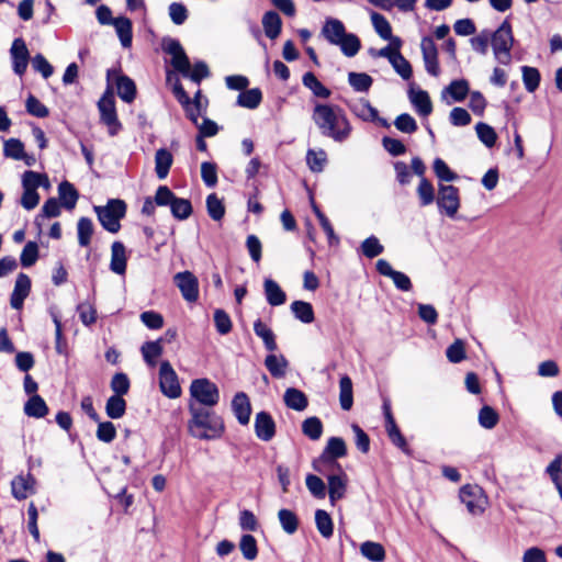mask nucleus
<instances>
[{
    "mask_svg": "<svg viewBox=\"0 0 562 562\" xmlns=\"http://www.w3.org/2000/svg\"><path fill=\"white\" fill-rule=\"evenodd\" d=\"M191 419L188 428L190 434L198 439L212 440L220 438L224 432V423L220 416L209 408L189 404Z\"/></svg>",
    "mask_w": 562,
    "mask_h": 562,
    "instance_id": "nucleus-2",
    "label": "nucleus"
},
{
    "mask_svg": "<svg viewBox=\"0 0 562 562\" xmlns=\"http://www.w3.org/2000/svg\"><path fill=\"white\" fill-rule=\"evenodd\" d=\"M126 203L120 199H110L105 205H95L98 220L102 227L109 233H117L121 228L120 221L126 214Z\"/></svg>",
    "mask_w": 562,
    "mask_h": 562,
    "instance_id": "nucleus-5",
    "label": "nucleus"
},
{
    "mask_svg": "<svg viewBox=\"0 0 562 562\" xmlns=\"http://www.w3.org/2000/svg\"><path fill=\"white\" fill-rule=\"evenodd\" d=\"M101 122L109 128V134L114 136L119 133L122 125L117 120L115 101L112 92L106 91L98 102Z\"/></svg>",
    "mask_w": 562,
    "mask_h": 562,
    "instance_id": "nucleus-9",
    "label": "nucleus"
},
{
    "mask_svg": "<svg viewBox=\"0 0 562 562\" xmlns=\"http://www.w3.org/2000/svg\"><path fill=\"white\" fill-rule=\"evenodd\" d=\"M262 101V92L259 88H252V89H245L241 91L237 97V105L255 110L257 109Z\"/></svg>",
    "mask_w": 562,
    "mask_h": 562,
    "instance_id": "nucleus-26",
    "label": "nucleus"
},
{
    "mask_svg": "<svg viewBox=\"0 0 562 562\" xmlns=\"http://www.w3.org/2000/svg\"><path fill=\"white\" fill-rule=\"evenodd\" d=\"M162 47L167 54L171 55L172 67L183 77H189L195 83H200L210 76L209 67L204 61L195 63L191 70L190 60L178 40H165Z\"/></svg>",
    "mask_w": 562,
    "mask_h": 562,
    "instance_id": "nucleus-3",
    "label": "nucleus"
},
{
    "mask_svg": "<svg viewBox=\"0 0 562 562\" xmlns=\"http://www.w3.org/2000/svg\"><path fill=\"white\" fill-rule=\"evenodd\" d=\"M460 499L472 515H480L484 512L485 499L482 490L476 485H464L460 490Z\"/></svg>",
    "mask_w": 562,
    "mask_h": 562,
    "instance_id": "nucleus-12",
    "label": "nucleus"
},
{
    "mask_svg": "<svg viewBox=\"0 0 562 562\" xmlns=\"http://www.w3.org/2000/svg\"><path fill=\"white\" fill-rule=\"evenodd\" d=\"M336 46H339L341 53L346 57H353L356 56L360 48H361V42L360 38L353 34V33H346L339 43L336 44Z\"/></svg>",
    "mask_w": 562,
    "mask_h": 562,
    "instance_id": "nucleus-35",
    "label": "nucleus"
},
{
    "mask_svg": "<svg viewBox=\"0 0 562 562\" xmlns=\"http://www.w3.org/2000/svg\"><path fill=\"white\" fill-rule=\"evenodd\" d=\"M278 518L284 532L288 535L296 532L299 528V518L294 512L282 508L278 513Z\"/></svg>",
    "mask_w": 562,
    "mask_h": 562,
    "instance_id": "nucleus-42",
    "label": "nucleus"
},
{
    "mask_svg": "<svg viewBox=\"0 0 562 562\" xmlns=\"http://www.w3.org/2000/svg\"><path fill=\"white\" fill-rule=\"evenodd\" d=\"M22 186L23 189L36 191L40 186H48V178L46 175L27 170L22 176Z\"/></svg>",
    "mask_w": 562,
    "mask_h": 562,
    "instance_id": "nucleus-47",
    "label": "nucleus"
},
{
    "mask_svg": "<svg viewBox=\"0 0 562 562\" xmlns=\"http://www.w3.org/2000/svg\"><path fill=\"white\" fill-rule=\"evenodd\" d=\"M232 409L239 424L247 425L249 423L251 405L246 393L238 392L235 394L232 401Z\"/></svg>",
    "mask_w": 562,
    "mask_h": 562,
    "instance_id": "nucleus-18",
    "label": "nucleus"
},
{
    "mask_svg": "<svg viewBox=\"0 0 562 562\" xmlns=\"http://www.w3.org/2000/svg\"><path fill=\"white\" fill-rule=\"evenodd\" d=\"M262 27L267 37L276 40L282 30V20L276 11H268L262 16Z\"/></svg>",
    "mask_w": 562,
    "mask_h": 562,
    "instance_id": "nucleus-24",
    "label": "nucleus"
},
{
    "mask_svg": "<svg viewBox=\"0 0 562 562\" xmlns=\"http://www.w3.org/2000/svg\"><path fill=\"white\" fill-rule=\"evenodd\" d=\"M437 205L449 217H454L460 207L459 189L452 184H440Z\"/></svg>",
    "mask_w": 562,
    "mask_h": 562,
    "instance_id": "nucleus-10",
    "label": "nucleus"
},
{
    "mask_svg": "<svg viewBox=\"0 0 562 562\" xmlns=\"http://www.w3.org/2000/svg\"><path fill=\"white\" fill-rule=\"evenodd\" d=\"M409 101L422 116H428L432 112V103L427 91L422 89L409 88L408 91Z\"/></svg>",
    "mask_w": 562,
    "mask_h": 562,
    "instance_id": "nucleus-19",
    "label": "nucleus"
},
{
    "mask_svg": "<svg viewBox=\"0 0 562 562\" xmlns=\"http://www.w3.org/2000/svg\"><path fill=\"white\" fill-rule=\"evenodd\" d=\"M173 157L166 148H159L155 154V171L158 179L164 180L172 166Z\"/></svg>",
    "mask_w": 562,
    "mask_h": 562,
    "instance_id": "nucleus-25",
    "label": "nucleus"
},
{
    "mask_svg": "<svg viewBox=\"0 0 562 562\" xmlns=\"http://www.w3.org/2000/svg\"><path fill=\"white\" fill-rule=\"evenodd\" d=\"M31 292V283H15L14 290L11 294L10 304L14 310H21L24 300Z\"/></svg>",
    "mask_w": 562,
    "mask_h": 562,
    "instance_id": "nucleus-52",
    "label": "nucleus"
},
{
    "mask_svg": "<svg viewBox=\"0 0 562 562\" xmlns=\"http://www.w3.org/2000/svg\"><path fill=\"white\" fill-rule=\"evenodd\" d=\"M126 411V402L123 396L112 395L105 404V413L112 419L121 418Z\"/></svg>",
    "mask_w": 562,
    "mask_h": 562,
    "instance_id": "nucleus-40",
    "label": "nucleus"
},
{
    "mask_svg": "<svg viewBox=\"0 0 562 562\" xmlns=\"http://www.w3.org/2000/svg\"><path fill=\"white\" fill-rule=\"evenodd\" d=\"M124 48L132 46L133 40V25L132 21L125 16L115 18L112 24Z\"/></svg>",
    "mask_w": 562,
    "mask_h": 562,
    "instance_id": "nucleus-21",
    "label": "nucleus"
},
{
    "mask_svg": "<svg viewBox=\"0 0 562 562\" xmlns=\"http://www.w3.org/2000/svg\"><path fill=\"white\" fill-rule=\"evenodd\" d=\"M190 395L196 402V406L205 408L215 406L220 401L217 385L206 378L195 379L191 382Z\"/></svg>",
    "mask_w": 562,
    "mask_h": 562,
    "instance_id": "nucleus-7",
    "label": "nucleus"
},
{
    "mask_svg": "<svg viewBox=\"0 0 562 562\" xmlns=\"http://www.w3.org/2000/svg\"><path fill=\"white\" fill-rule=\"evenodd\" d=\"M58 194L61 205L67 210H72L76 206L79 194L76 188L68 181H63L58 186Z\"/></svg>",
    "mask_w": 562,
    "mask_h": 562,
    "instance_id": "nucleus-31",
    "label": "nucleus"
},
{
    "mask_svg": "<svg viewBox=\"0 0 562 562\" xmlns=\"http://www.w3.org/2000/svg\"><path fill=\"white\" fill-rule=\"evenodd\" d=\"M327 156L325 150L308 149L306 153V162L313 172H321L324 169Z\"/></svg>",
    "mask_w": 562,
    "mask_h": 562,
    "instance_id": "nucleus-54",
    "label": "nucleus"
},
{
    "mask_svg": "<svg viewBox=\"0 0 562 562\" xmlns=\"http://www.w3.org/2000/svg\"><path fill=\"white\" fill-rule=\"evenodd\" d=\"M206 209L210 217L214 221H221L225 215V206L215 193L206 198Z\"/></svg>",
    "mask_w": 562,
    "mask_h": 562,
    "instance_id": "nucleus-55",
    "label": "nucleus"
},
{
    "mask_svg": "<svg viewBox=\"0 0 562 562\" xmlns=\"http://www.w3.org/2000/svg\"><path fill=\"white\" fill-rule=\"evenodd\" d=\"M385 429L391 442L400 448L404 453L411 454V449L406 442V439L402 435L400 428L396 425V422L390 423L385 425Z\"/></svg>",
    "mask_w": 562,
    "mask_h": 562,
    "instance_id": "nucleus-44",
    "label": "nucleus"
},
{
    "mask_svg": "<svg viewBox=\"0 0 562 562\" xmlns=\"http://www.w3.org/2000/svg\"><path fill=\"white\" fill-rule=\"evenodd\" d=\"M417 194L420 200V205L426 206L435 201V190L432 184L426 179L422 178L417 188Z\"/></svg>",
    "mask_w": 562,
    "mask_h": 562,
    "instance_id": "nucleus-61",
    "label": "nucleus"
},
{
    "mask_svg": "<svg viewBox=\"0 0 562 562\" xmlns=\"http://www.w3.org/2000/svg\"><path fill=\"white\" fill-rule=\"evenodd\" d=\"M35 479L31 473L16 475L11 482L12 495L18 501L25 499L35 493Z\"/></svg>",
    "mask_w": 562,
    "mask_h": 562,
    "instance_id": "nucleus-16",
    "label": "nucleus"
},
{
    "mask_svg": "<svg viewBox=\"0 0 562 562\" xmlns=\"http://www.w3.org/2000/svg\"><path fill=\"white\" fill-rule=\"evenodd\" d=\"M291 311L294 316L302 323L310 324L314 321L313 307L310 303L304 301H294L291 304Z\"/></svg>",
    "mask_w": 562,
    "mask_h": 562,
    "instance_id": "nucleus-45",
    "label": "nucleus"
},
{
    "mask_svg": "<svg viewBox=\"0 0 562 562\" xmlns=\"http://www.w3.org/2000/svg\"><path fill=\"white\" fill-rule=\"evenodd\" d=\"M490 41L495 59L502 65H509L512 61L510 52L515 40L508 19H505L497 30L490 34Z\"/></svg>",
    "mask_w": 562,
    "mask_h": 562,
    "instance_id": "nucleus-4",
    "label": "nucleus"
},
{
    "mask_svg": "<svg viewBox=\"0 0 562 562\" xmlns=\"http://www.w3.org/2000/svg\"><path fill=\"white\" fill-rule=\"evenodd\" d=\"M159 386L161 393L169 398H178L181 395L178 375L169 361H162L160 363Z\"/></svg>",
    "mask_w": 562,
    "mask_h": 562,
    "instance_id": "nucleus-11",
    "label": "nucleus"
},
{
    "mask_svg": "<svg viewBox=\"0 0 562 562\" xmlns=\"http://www.w3.org/2000/svg\"><path fill=\"white\" fill-rule=\"evenodd\" d=\"M155 202L159 206H170L171 214L177 220H187L193 212L188 199L178 198L167 186H159L155 193Z\"/></svg>",
    "mask_w": 562,
    "mask_h": 562,
    "instance_id": "nucleus-6",
    "label": "nucleus"
},
{
    "mask_svg": "<svg viewBox=\"0 0 562 562\" xmlns=\"http://www.w3.org/2000/svg\"><path fill=\"white\" fill-rule=\"evenodd\" d=\"M126 261L127 257L124 244L122 241H114L111 246V271L119 276H124Z\"/></svg>",
    "mask_w": 562,
    "mask_h": 562,
    "instance_id": "nucleus-20",
    "label": "nucleus"
},
{
    "mask_svg": "<svg viewBox=\"0 0 562 562\" xmlns=\"http://www.w3.org/2000/svg\"><path fill=\"white\" fill-rule=\"evenodd\" d=\"M10 55L14 74L20 77L23 76L30 59V53L23 38L19 37L13 41Z\"/></svg>",
    "mask_w": 562,
    "mask_h": 562,
    "instance_id": "nucleus-13",
    "label": "nucleus"
},
{
    "mask_svg": "<svg viewBox=\"0 0 562 562\" xmlns=\"http://www.w3.org/2000/svg\"><path fill=\"white\" fill-rule=\"evenodd\" d=\"M24 413L29 417L43 418L48 414V407L45 401L35 394L24 404Z\"/></svg>",
    "mask_w": 562,
    "mask_h": 562,
    "instance_id": "nucleus-30",
    "label": "nucleus"
},
{
    "mask_svg": "<svg viewBox=\"0 0 562 562\" xmlns=\"http://www.w3.org/2000/svg\"><path fill=\"white\" fill-rule=\"evenodd\" d=\"M265 366L273 378H283L289 366L288 360L283 356L270 353L265 359Z\"/></svg>",
    "mask_w": 562,
    "mask_h": 562,
    "instance_id": "nucleus-28",
    "label": "nucleus"
},
{
    "mask_svg": "<svg viewBox=\"0 0 562 562\" xmlns=\"http://www.w3.org/2000/svg\"><path fill=\"white\" fill-rule=\"evenodd\" d=\"M116 90L119 97L126 103L133 102L136 97L135 82L125 75H121L117 77Z\"/></svg>",
    "mask_w": 562,
    "mask_h": 562,
    "instance_id": "nucleus-29",
    "label": "nucleus"
},
{
    "mask_svg": "<svg viewBox=\"0 0 562 562\" xmlns=\"http://www.w3.org/2000/svg\"><path fill=\"white\" fill-rule=\"evenodd\" d=\"M283 400L289 408L297 412L304 411L308 405L306 395L302 391L294 387L286 389Z\"/></svg>",
    "mask_w": 562,
    "mask_h": 562,
    "instance_id": "nucleus-27",
    "label": "nucleus"
},
{
    "mask_svg": "<svg viewBox=\"0 0 562 562\" xmlns=\"http://www.w3.org/2000/svg\"><path fill=\"white\" fill-rule=\"evenodd\" d=\"M306 487L310 493L316 498H324L326 496V485L321 477L314 474H307L305 479Z\"/></svg>",
    "mask_w": 562,
    "mask_h": 562,
    "instance_id": "nucleus-60",
    "label": "nucleus"
},
{
    "mask_svg": "<svg viewBox=\"0 0 562 562\" xmlns=\"http://www.w3.org/2000/svg\"><path fill=\"white\" fill-rule=\"evenodd\" d=\"M395 127L406 134H413L417 131L418 125L415 119L408 113L400 114L394 121Z\"/></svg>",
    "mask_w": 562,
    "mask_h": 562,
    "instance_id": "nucleus-64",
    "label": "nucleus"
},
{
    "mask_svg": "<svg viewBox=\"0 0 562 562\" xmlns=\"http://www.w3.org/2000/svg\"><path fill=\"white\" fill-rule=\"evenodd\" d=\"M24 144L18 138H9L4 142L3 154L5 157L19 160L23 157Z\"/></svg>",
    "mask_w": 562,
    "mask_h": 562,
    "instance_id": "nucleus-63",
    "label": "nucleus"
},
{
    "mask_svg": "<svg viewBox=\"0 0 562 562\" xmlns=\"http://www.w3.org/2000/svg\"><path fill=\"white\" fill-rule=\"evenodd\" d=\"M143 358L149 367L156 366V359L162 353L160 340L147 341L140 348Z\"/></svg>",
    "mask_w": 562,
    "mask_h": 562,
    "instance_id": "nucleus-43",
    "label": "nucleus"
},
{
    "mask_svg": "<svg viewBox=\"0 0 562 562\" xmlns=\"http://www.w3.org/2000/svg\"><path fill=\"white\" fill-rule=\"evenodd\" d=\"M339 403L344 411H349L353 404L352 381L348 375H344L339 381Z\"/></svg>",
    "mask_w": 562,
    "mask_h": 562,
    "instance_id": "nucleus-34",
    "label": "nucleus"
},
{
    "mask_svg": "<svg viewBox=\"0 0 562 562\" xmlns=\"http://www.w3.org/2000/svg\"><path fill=\"white\" fill-rule=\"evenodd\" d=\"M470 91L469 82L465 79L453 80L448 87L445 88L443 93L447 92L456 102H462Z\"/></svg>",
    "mask_w": 562,
    "mask_h": 562,
    "instance_id": "nucleus-38",
    "label": "nucleus"
},
{
    "mask_svg": "<svg viewBox=\"0 0 562 562\" xmlns=\"http://www.w3.org/2000/svg\"><path fill=\"white\" fill-rule=\"evenodd\" d=\"M479 139L488 148L493 147L497 139V134L492 126L480 122L475 126Z\"/></svg>",
    "mask_w": 562,
    "mask_h": 562,
    "instance_id": "nucleus-53",
    "label": "nucleus"
},
{
    "mask_svg": "<svg viewBox=\"0 0 562 562\" xmlns=\"http://www.w3.org/2000/svg\"><path fill=\"white\" fill-rule=\"evenodd\" d=\"M239 549L243 553V557L248 561L255 560L258 555L257 541L255 537L249 533L241 536L239 541Z\"/></svg>",
    "mask_w": 562,
    "mask_h": 562,
    "instance_id": "nucleus-51",
    "label": "nucleus"
},
{
    "mask_svg": "<svg viewBox=\"0 0 562 562\" xmlns=\"http://www.w3.org/2000/svg\"><path fill=\"white\" fill-rule=\"evenodd\" d=\"M499 420L498 413L491 406L484 405L479 412V424L485 429H493Z\"/></svg>",
    "mask_w": 562,
    "mask_h": 562,
    "instance_id": "nucleus-50",
    "label": "nucleus"
},
{
    "mask_svg": "<svg viewBox=\"0 0 562 562\" xmlns=\"http://www.w3.org/2000/svg\"><path fill=\"white\" fill-rule=\"evenodd\" d=\"M432 168L436 177L440 181L451 182L458 179V175L453 172L441 158L435 159Z\"/></svg>",
    "mask_w": 562,
    "mask_h": 562,
    "instance_id": "nucleus-58",
    "label": "nucleus"
},
{
    "mask_svg": "<svg viewBox=\"0 0 562 562\" xmlns=\"http://www.w3.org/2000/svg\"><path fill=\"white\" fill-rule=\"evenodd\" d=\"M521 72L526 90L528 92H535L538 89L541 80L539 70L535 67L522 66Z\"/></svg>",
    "mask_w": 562,
    "mask_h": 562,
    "instance_id": "nucleus-48",
    "label": "nucleus"
},
{
    "mask_svg": "<svg viewBox=\"0 0 562 562\" xmlns=\"http://www.w3.org/2000/svg\"><path fill=\"white\" fill-rule=\"evenodd\" d=\"M315 524L318 532L326 539L330 538L334 532L331 517L326 510L317 509L315 512Z\"/></svg>",
    "mask_w": 562,
    "mask_h": 562,
    "instance_id": "nucleus-39",
    "label": "nucleus"
},
{
    "mask_svg": "<svg viewBox=\"0 0 562 562\" xmlns=\"http://www.w3.org/2000/svg\"><path fill=\"white\" fill-rule=\"evenodd\" d=\"M94 232V226L89 217H80L77 222V236L78 244L81 247H88L91 243V237Z\"/></svg>",
    "mask_w": 562,
    "mask_h": 562,
    "instance_id": "nucleus-36",
    "label": "nucleus"
},
{
    "mask_svg": "<svg viewBox=\"0 0 562 562\" xmlns=\"http://www.w3.org/2000/svg\"><path fill=\"white\" fill-rule=\"evenodd\" d=\"M347 454V446L342 438L330 437L321 453V456L312 462V467L316 472H323V465H336L339 471L341 467L336 462L337 459L344 458Z\"/></svg>",
    "mask_w": 562,
    "mask_h": 562,
    "instance_id": "nucleus-8",
    "label": "nucleus"
},
{
    "mask_svg": "<svg viewBox=\"0 0 562 562\" xmlns=\"http://www.w3.org/2000/svg\"><path fill=\"white\" fill-rule=\"evenodd\" d=\"M265 289L270 305L278 306L285 302V293L278 283H265Z\"/></svg>",
    "mask_w": 562,
    "mask_h": 562,
    "instance_id": "nucleus-59",
    "label": "nucleus"
},
{
    "mask_svg": "<svg viewBox=\"0 0 562 562\" xmlns=\"http://www.w3.org/2000/svg\"><path fill=\"white\" fill-rule=\"evenodd\" d=\"M361 554L372 562H382L385 559V550L381 543L366 541L360 547Z\"/></svg>",
    "mask_w": 562,
    "mask_h": 562,
    "instance_id": "nucleus-37",
    "label": "nucleus"
},
{
    "mask_svg": "<svg viewBox=\"0 0 562 562\" xmlns=\"http://www.w3.org/2000/svg\"><path fill=\"white\" fill-rule=\"evenodd\" d=\"M254 331L262 339L267 350L273 352L278 349L273 331L261 319L254 323Z\"/></svg>",
    "mask_w": 562,
    "mask_h": 562,
    "instance_id": "nucleus-32",
    "label": "nucleus"
},
{
    "mask_svg": "<svg viewBox=\"0 0 562 562\" xmlns=\"http://www.w3.org/2000/svg\"><path fill=\"white\" fill-rule=\"evenodd\" d=\"M360 249L367 258H374L383 252L384 247L375 236H370L361 243Z\"/></svg>",
    "mask_w": 562,
    "mask_h": 562,
    "instance_id": "nucleus-56",
    "label": "nucleus"
},
{
    "mask_svg": "<svg viewBox=\"0 0 562 562\" xmlns=\"http://www.w3.org/2000/svg\"><path fill=\"white\" fill-rule=\"evenodd\" d=\"M371 22L379 34V36L383 40H392V27L389 21L380 13L372 11L371 12Z\"/></svg>",
    "mask_w": 562,
    "mask_h": 562,
    "instance_id": "nucleus-49",
    "label": "nucleus"
},
{
    "mask_svg": "<svg viewBox=\"0 0 562 562\" xmlns=\"http://www.w3.org/2000/svg\"><path fill=\"white\" fill-rule=\"evenodd\" d=\"M348 82L358 92H367L373 82L371 76L366 72H349Z\"/></svg>",
    "mask_w": 562,
    "mask_h": 562,
    "instance_id": "nucleus-46",
    "label": "nucleus"
},
{
    "mask_svg": "<svg viewBox=\"0 0 562 562\" xmlns=\"http://www.w3.org/2000/svg\"><path fill=\"white\" fill-rule=\"evenodd\" d=\"M254 428L257 438L262 441L268 442L276 436V423L268 412L261 411L256 414Z\"/></svg>",
    "mask_w": 562,
    "mask_h": 562,
    "instance_id": "nucleus-14",
    "label": "nucleus"
},
{
    "mask_svg": "<svg viewBox=\"0 0 562 562\" xmlns=\"http://www.w3.org/2000/svg\"><path fill=\"white\" fill-rule=\"evenodd\" d=\"M339 474H331L327 477L329 501L334 505L337 501L345 497L347 492L348 477L346 473L339 471Z\"/></svg>",
    "mask_w": 562,
    "mask_h": 562,
    "instance_id": "nucleus-17",
    "label": "nucleus"
},
{
    "mask_svg": "<svg viewBox=\"0 0 562 562\" xmlns=\"http://www.w3.org/2000/svg\"><path fill=\"white\" fill-rule=\"evenodd\" d=\"M375 267L381 276L391 278L393 281H411L406 274L393 270L390 262L385 259H379L375 263Z\"/></svg>",
    "mask_w": 562,
    "mask_h": 562,
    "instance_id": "nucleus-57",
    "label": "nucleus"
},
{
    "mask_svg": "<svg viewBox=\"0 0 562 562\" xmlns=\"http://www.w3.org/2000/svg\"><path fill=\"white\" fill-rule=\"evenodd\" d=\"M346 33L344 23L337 19H327L322 29V34L331 45L339 43Z\"/></svg>",
    "mask_w": 562,
    "mask_h": 562,
    "instance_id": "nucleus-22",
    "label": "nucleus"
},
{
    "mask_svg": "<svg viewBox=\"0 0 562 562\" xmlns=\"http://www.w3.org/2000/svg\"><path fill=\"white\" fill-rule=\"evenodd\" d=\"M302 432L311 440H318L323 435V423L316 417L312 416L303 420Z\"/></svg>",
    "mask_w": 562,
    "mask_h": 562,
    "instance_id": "nucleus-41",
    "label": "nucleus"
},
{
    "mask_svg": "<svg viewBox=\"0 0 562 562\" xmlns=\"http://www.w3.org/2000/svg\"><path fill=\"white\" fill-rule=\"evenodd\" d=\"M420 48L426 71L429 75L437 77L440 72V69L438 64V50L434 40L430 37H424L420 43Z\"/></svg>",
    "mask_w": 562,
    "mask_h": 562,
    "instance_id": "nucleus-15",
    "label": "nucleus"
},
{
    "mask_svg": "<svg viewBox=\"0 0 562 562\" xmlns=\"http://www.w3.org/2000/svg\"><path fill=\"white\" fill-rule=\"evenodd\" d=\"M312 120L323 136L337 143L347 140L352 131L344 110L338 105L317 103Z\"/></svg>",
    "mask_w": 562,
    "mask_h": 562,
    "instance_id": "nucleus-1",
    "label": "nucleus"
},
{
    "mask_svg": "<svg viewBox=\"0 0 562 562\" xmlns=\"http://www.w3.org/2000/svg\"><path fill=\"white\" fill-rule=\"evenodd\" d=\"M302 82L304 87L310 89L313 92V94L317 98L327 99L331 94L330 90L327 87H325L311 71L305 72L303 75Z\"/></svg>",
    "mask_w": 562,
    "mask_h": 562,
    "instance_id": "nucleus-33",
    "label": "nucleus"
},
{
    "mask_svg": "<svg viewBox=\"0 0 562 562\" xmlns=\"http://www.w3.org/2000/svg\"><path fill=\"white\" fill-rule=\"evenodd\" d=\"M349 109L356 116L363 121L373 122L378 119V110L366 99H359L349 103Z\"/></svg>",
    "mask_w": 562,
    "mask_h": 562,
    "instance_id": "nucleus-23",
    "label": "nucleus"
},
{
    "mask_svg": "<svg viewBox=\"0 0 562 562\" xmlns=\"http://www.w3.org/2000/svg\"><path fill=\"white\" fill-rule=\"evenodd\" d=\"M26 111L35 117H46L49 114L48 108L43 104L37 98L30 94L25 102Z\"/></svg>",
    "mask_w": 562,
    "mask_h": 562,
    "instance_id": "nucleus-62",
    "label": "nucleus"
}]
</instances>
